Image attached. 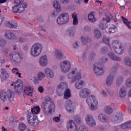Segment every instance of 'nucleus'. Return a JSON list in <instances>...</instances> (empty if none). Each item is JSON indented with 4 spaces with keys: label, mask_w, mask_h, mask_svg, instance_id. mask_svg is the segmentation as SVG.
Listing matches in <instances>:
<instances>
[{
    "label": "nucleus",
    "mask_w": 131,
    "mask_h": 131,
    "mask_svg": "<svg viewBox=\"0 0 131 131\" xmlns=\"http://www.w3.org/2000/svg\"><path fill=\"white\" fill-rule=\"evenodd\" d=\"M0 99L2 102H7V100L13 103L14 99H15V93L12 90H8L5 91L4 90L0 91Z\"/></svg>",
    "instance_id": "nucleus-2"
},
{
    "label": "nucleus",
    "mask_w": 131,
    "mask_h": 131,
    "mask_svg": "<svg viewBox=\"0 0 131 131\" xmlns=\"http://www.w3.org/2000/svg\"><path fill=\"white\" fill-rule=\"evenodd\" d=\"M66 34L67 35H68V36H69L70 37H73V36L75 35V32H74V30L72 29H70L67 30Z\"/></svg>",
    "instance_id": "nucleus-41"
},
{
    "label": "nucleus",
    "mask_w": 131,
    "mask_h": 131,
    "mask_svg": "<svg viewBox=\"0 0 131 131\" xmlns=\"http://www.w3.org/2000/svg\"><path fill=\"white\" fill-rule=\"evenodd\" d=\"M122 19L123 20L124 24L126 25L129 29H131V22L127 21V19H125L123 16H122Z\"/></svg>",
    "instance_id": "nucleus-46"
},
{
    "label": "nucleus",
    "mask_w": 131,
    "mask_h": 131,
    "mask_svg": "<svg viewBox=\"0 0 131 131\" xmlns=\"http://www.w3.org/2000/svg\"><path fill=\"white\" fill-rule=\"evenodd\" d=\"M9 59L12 62H21L23 60V55L18 52H14L9 54Z\"/></svg>",
    "instance_id": "nucleus-13"
},
{
    "label": "nucleus",
    "mask_w": 131,
    "mask_h": 131,
    "mask_svg": "<svg viewBox=\"0 0 131 131\" xmlns=\"http://www.w3.org/2000/svg\"><path fill=\"white\" fill-rule=\"evenodd\" d=\"M58 25L67 24L69 22V14L67 12H62L58 16L56 20Z\"/></svg>",
    "instance_id": "nucleus-7"
},
{
    "label": "nucleus",
    "mask_w": 131,
    "mask_h": 131,
    "mask_svg": "<svg viewBox=\"0 0 131 131\" xmlns=\"http://www.w3.org/2000/svg\"><path fill=\"white\" fill-rule=\"evenodd\" d=\"M123 120V115L122 113H117L112 115L111 121L114 124H117Z\"/></svg>",
    "instance_id": "nucleus-12"
},
{
    "label": "nucleus",
    "mask_w": 131,
    "mask_h": 131,
    "mask_svg": "<svg viewBox=\"0 0 131 131\" xmlns=\"http://www.w3.org/2000/svg\"><path fill=\"white\" fill-rule=\"evenodd\" d=\"M5 36L9 39H17V36H16V35H15V34L10 31H6L5 34Z\"/></svg>",
    "instance_id": "nucleus-31"
},
{
    "label": "nucleus",
    "mask_w": 131,
    "mask_h": 131,
    "mask_svg": "<svg viewBox=\"0 0 131 131\" xmlns=\"http://www.w3.org/2000/svg\"><path fill=\"white\" fill-rule=\"evenodd\" d=\"M126 85L129 88H131V77H129L126 80Z\"/></svg>",
    "instance_id": "nucleus-53"
},
{
    "label": "nucleus",
    "mask_w": 131,
    "mask_h": 131,
    "mask_svg": "<svg viewBox=\"0 0 131 131\" xmlns=\"http://www.w3.org/2000/svg\"><path fill=\"white\" fill-rule=\"evenodd\" d=\"M85 121L86 124L89 125V126L93 127L96 125V120H95L94 117L91 114H88L85 116Z\"/></svg>",
    "instance_id": "nucleus-14"
},
{
    "label": "nucleus",
    "mask_w": 131,
    "mask_h": 131,
    "mask_svg": "<svg viewBox=\"0 0 131 131\" xmlns=\"http://www.w3.org/2000/svg\"><path fill=\"white\" fill-rule=\"evenodd\" d=\"M5 20V16L3 14H0V25H2L3 21Z\"/></svg>",
    "instance_id": "nucleus-58"
},
{
    "label": "nucleus",
    "mask_w": 131,
    "mask_h": 131,
    "mask_svg": "<svg viewBox=\"0 0 131 131\" xmlns=\"http://www.w3.org/2000/svg\"><path fill=\"white\" fill-rule=\"evenodd\" d=\"M33 114H38L40 112V107L38 106H36L33 107L31 110Z\"/></svg>",
    "instance_id": "nucleus-43"
},
{
    "label": "nucleus",
    "mask_w": 131,
    "mask_h": 131,
    "mask_svg": "<svg viewBox=\"0 0 131 131\" xmlns=\"http://www.w3.org/2000/svg\"><path fill=\"white\" fill-rule=\"evenodd\" d=\"M86 102L88 104L89 109L92 111H95L99 107V102L97 97L94 95H89L86 99Z\"/></svg>",
    "instance_id": "nucleus-4"
},
{
    "label": "nucleus",
    "mask_w": 131,
    "mask_h": 131,
    "mask_svg": "<svg viewBox=\"0 0 131 131\" xmlns=\"http://www.w3.org/2000/svg\"><path fill=\"white\" fill-rule=\"evenodd\" d=\"M104 112L106 114H107L108 115H110L113 113V108L111 107L110 105H107L106 106L104 109Z\"/></svg>",
    "instance_id": "nucleus-34"
},
{
    "label": "nucleus",
    "mask_w": 131,
    "mask_h": 131,
    "mask_svg": "<svg viewBox=\"0 0 131 131\" xmlns=\"http://www.w3.org/2000/svg\"><path fill=\"white\" fill-rule=\"evenodd\" d=\"M53 6L56 10H54L51 13V16L52 17H57L59 13L61 12V6L59 2L57 1L53 2Z\"/></svg>",
    "instance_id": "nucleus-16"
},
{
    "label": "nucleus",
    "mask_w": 131,
    "mask_h": 131,
    "mask_svg": "<svg viewBox=\"0 0 131 131\" xmlns=\"http://www.w3.org/2000/svg\"><path fill=\"white\" fill-rule=\"evenodd\" d=\"M54 56L57 59H66V56L60 50H56L54 53Z\"/></svg>",
    "instance_id": "nucleus-29"
},
{
    "label": "nucleus",
    "mask_w": 131,
    "mask_h": 131,
    "mask_svg": "<svg viewBox=\"0 0 131 131\" xmlns=\"http://www.w3.org/2000/svg\"><path fill=\"white\" fill-rule=\"evenodd\" d=\"M0 77L2 82H4V81H5V80H7V79L9 78V74L7 73L6 70L2 69L1 70V75Z\"/></svg>",
    "instance_id": "nucleus-27"
},
{
    "label": "nucleus",
    "mask_w": 131,
    "mask_h": 131,
    "mask_svg": "<svg viewBox=\"0 0 131 131\" xmlns=\"http://www.w3.org/2000/svg\"><path fill=\"white\" fill-rule=\"evenodd\" d=\"M39 64L42 67H46L48 65V57L47 55H43L40 58Z\"/></svg>",
    "instance_id": "nucleus-24"
},
{
    "label": "nucleus",
    "mask_w": 131,
    "mask_h": 131,
    "mask_svg": "<svg viewBox=\"0 0 131 131\" xmlns=\"http://www.w3.org/2000/svg\"><path fill=\"white\" fill-rule=\"evenodd\" d=\"M92 94V90L89 88H83L79 92V97L80 99H85Z\"/></svg>",
    "instance_id": "nucleus-15"
},
{
    "label": "nucleus",
    "mask_w": 131,
    "mask_h": 131,
    "mask_svg": "<svg viewBox=\"0 0 131 131\" xmlns=\"http://www.w3.org/2000/svg\"><path fill=\"white\" fill-rule=\"evenodd\" d=\"M67 77L68 79H72L71 83H73L74 81L80 80L82 78V76L81 73L78 72L77 69H74L67 74Z\"/></svg>",
    "instance_id": "nucleus-5"
},
{
    "label": "nucleus",
    "mask_w": 131,
    "mask_h": 131,
    "mask_svg": "<svg viewBox=\"0 0 131 131\" xmlns=\"http://www.w3.org/2000/svg\"><path fill=\"white\" fill-rule=\"evenodd\" d=\"M101 95L103 97H107V92L105 91V90H103L101 92Z\"/></svg>",
    "instance_id": "nucleus-62"
},
{
    "label": "nucleus",
    "mask_w": 131,
    "mask_h": 131,
    "mask_svg": "<svg viewBox=\"0 0 131 131\" xmlns=\"http://www.w3.org/2000/svg\"><path fill=\"white\" fill-rule=\"evenodd\" d=\"M115 75H116V72H114L107 77L106 80V84L107 85L110 86V85H112V84H113V81H114V77H115Z\"/></svg>",
    "instance_id": "nucleus-22"
},
{
    "label": "nucleus",
    "mask_w": 131,
    "mask_h": 131,
    "mask_svg": "<svg viewBox=\"0 0 131 131\" xmlns=\"http://www.w3.org/2000/svg\"><path fill=\"white\" fill-rule=\"evenodd\" d=\"M43 72L48 78H54L55 77V72L50 68H46L43 70Z\"/></svg>",
    "instance_id": "nucleus-19"
},
{
    "label": "nucleus",
    "mask_w": 131,
    "mask_h": 131,
    "mask_svg": "<svg viewBox=\"0 0 131 131\" xmlns=\"http://www.w3.org/2000/svg\"><path fill=\"white\" fill-rule=\"evenodd\" d=\"M116 30H117V28L114 25H111L108 29V28L107 27L105 28V31L107 32V33H114V32H116Z\"/></svg>",
    "instance_id": "nucleus-33"
},
{
    "label": "nucleus",
    "mask_w": 131,
    "mask_h": 131,
    "mask_svg": "<svg viewBox=\"0 0 131 131\" xmlns=\"http://www.w3.org/2000/svg\"><path fill=\"white\" fill-rule=\"evenodd\" d=\"M79 46V42H75L73 44V47L75 49H77L78 47Z\"/></svg>",
    "instance_id": "nucleus-63"
},
{
    "label": "nucleus",
    "mask_w": 131,
    "mask_h": 131,
    "mask_svg": "<svg viewBox=\"0 0 131 131\" xmlns=\"http://www.w3.org/2000/svg\"><path fill=\"white\" fill-rule=\"evenodd\" d=\"M86 84L85 78L78 80L75 83V86L77 90H81L83 88H84Z\"/></svg>",
    "instance_id": "nucleus-21"
},
{
    "label": "nucleus",
    "mask_w": 131,
    "mask_h": 131,
    "mask_svg": "<svg viewBox=\"0 0 131 131\" xmlns=\"http://www.w3.org/2000/svg\"><path fill=\"white\" fill-rule=\"evenodd\" d=\"M56 105L49 96H46L42 103V110L46 115H52L55 112Z\"/></svg>",
    "instance_id": "nucleus-1"
},
{
    "label": "nucleus",
    "mask_w": 131,
    "mask_h": 131,
    "mask_svg": "<svg viewBox=\"0 0 131 131\" xmlns=\"http://www.w3.org/2000/svg\"><path fill=\"white\" fill-rule=\"evenodd\" d=\"M61 72L62 73H67L71 70V63L68 60L62 61L60 62Z\"/></svg>",
    "instance_id": "nucleus-9"
},
{
    "label": "nucleus",
    "mask_w": 131,
    "mask_h": 131,
    "mask_svg": "<svg viewBox=\"0 0 131 131\" xmlns=\"http://www.w3.org/2000/svg\"><path fill=\"white\" fill-rule=\"evenodd\" d=\"M44 91H45V89H43V86H40L38 88V91L39 92V93H40V94H42V93H43Z\"/></svg>",
    "instance_id": "nucleus-60"
},
{
    "label": "nucleus",
    "mask_w": 131,
    "mask_h": 131,
    "mask_svg": "<svg viewBox=\"0 0 131 131\" xmlns=\"http://www.w3.org/2000/svg\"><path fill=\"white\" fill-rule=\"evenodd\" d=\"M42 52V45L41 43H34L31 47L30 50V54L32 57L35 58L38 57Z\"/></svg>",
    "instance_id": "nucleus-6"
},
{
    "label": "nucleus",
    "mask_w": 131,
    "mask_h": 131,
    "mask_svg": "<svg viewBox=\"0 0 131 131\" xmlns=\"http://www.w3.org/2000/svg\"><path fill=\"white\" fill-rule=\"evenodd\" d=\"M120 127L122 128V129H127V128H128L127 126V122L122 124L120 126Z\"/></svg>",
    "instance_id": "nucleus-54"
},
{
    "label": "nucleus",
    "mask_w": 131,
    "mask_h": 131,
    "mask_svg": "<svg viewBox=\"0 0 131 131\" xmlns=\"http://www.w3.org/2000/svg\"><path fill=\"white\" fill-rule=\"evenodd\" d=\"M73 19V25H78V18H77V14L74 13L72 15Z\"/></svg>",
    "instance_id": "nucleus-40"
},
{
    "label": "nucleus",
    "mask_w": 131,
    "mask_h": 131,
    "mask_svg": "<svg viewBox=\"0 0 131 131\" xmlns=\"http://www.w3.org/2000/svg\"><path fill=\"white\" fill-rule=\"evenodd\" d=\"M123 80V79L122 78H118V79L116 81L117 85L119 86V85H120V84H121V83H122Z\"/></svg>",
    "instance_id": "nucleus-55"
},
{
    "label": "nucleus",
    "mask_w": 131,
    "mask_h": 131,
    "mask_svg": "<svg viewBox=\"0 0 131 131\" xmlns=\"http://www.w3.org/2000/svg\"><path fill=\"white\" fill-rule=\"evenodd\" d=\"M108 51V47H105V46L103 47L100 49V52L102 54H106V53H107Z\"/></svg>",
    "instance_id": "nucleus-50"
},
{
    "label": "nucleus",
    "mask_w": 131,
    "mask_h": 131,
    "mask_svg": "<svg viewBox=\"0 0 131 131\" xmlns=\"http://www.w3.org/2000/svg\"><path fill=\"white\" fill-rule=\"evenodd\" d=\"M115 53L118 54L119 55H121L123 54V48H122V45H121L120 47L114 49Z\"/></svg>",
    "instance_id": "nucleus-44"
},
{
    "label": "nucleus",
    "mask_w": 131,
    "mask_h": 131,
    "mask_svg": "<svg viewBox=\"0 0 131 131\" xmlns=\"http://www.w3.org/2000/svg\"><path fill=\"white\" fill-rule=\"evenodd\" d=\"M6 25L8 27H10V28H14L17 26V21L11 20L8 21Z\"/></svg>",
    "instance_id": "nucleus-38"
},
{
    "label": "nucleus",
    "mask_w": 131,
    "mask_h": 131,
    "mask_svg": "<svg viewBox=\"0 0 131 131\" xmlns=\"http://www.w3.org/2000/svg\"><path fill=\"white\" fill-rule=\"evenodd\" d=\"M7 45V41L2 38L0 39V47H5Z\"/></svg>",
    "instance_id": "nucleus-52"
},
{
    "label": "nucleus",
    "mask_w": 131,
    "mask_h": 131,
    "mask_svg": "<svg viewBox=\"0 0 131 131\" xmlns=\"http://www.w3.org/2000/svg\"><path fill=\"white\" fill-rule=\"evenodd\" d=\"M14 3L16 5L12 7V10L13 13L25 12V9L27 8V3L24 2V0H14Z\"/></svg>",
    "instance_id": "nucleus-3"
},
{
    "label": "nucleus",
    "mask_w": 131,
    "mask_h": 131,
    "mask_svg": "<svg viewBox=\"0 0 131 131\" xmlns=\"http://www.w3.org/2000/svg\"><path fill=\"white\" fill-rule=\"evenodd\" d=\"M81 39L82 43H83V45H84L85 43H86V41H88V38H86L85 37L82 36L81 37Z\"/></svg>",
    "instance_id": "nucleus-57"
},
{
    "label": "nucleus",
    "mask_w": 131,
    "mask_h": 131,
    "mask_svg": "<svg viewBox=\"0 0 131 131\" xmlns=\"http://www.w3.org/2000/svg\"><path fill=\"white\" fill-rule=\"evenodd\" d=\"M26 125L23 123H20L19 124L18 128L19 130L24 131L27 128Z\"/></svg>",
    "instance_id": "nucleus-47"
},
{
    "label": "nucleus",
    "mask_w": 131,
    "mask_h": 131,
    "mask_svg": "<svg viewBox=\"0 0 131 131\" xmlns=\"http://www.w3.org/2000/svg\"><path fill=\"white\" fill-rule=\"evenodd\" d=\"M65 107L68 113H74L75 106H74V104L72 101L69 100L67 101Z\"/></svg>",
    "instance_id": "nucleus-17"
},
{
    "label": "nucleus",
    "mask_w": 131,
    "mask_h": 131,
    "mask_svg": "<svg viewBox=\"0 0 131 131\" xmlns=\"http://www.w3.org/2000/svg\"><path fill=\"white\" fill-rule=\"evenodd\" d=\"M63 94V98L66 100H68V99H70V98L72 97L71 95V91H70V89H68V88L64 90Z\"/></svg>",
    "instance_id": "nucleus-32"
},
{
    "label": "nucleus",
    "mask_w": 131,
    "mask_h": 131,
    "mask_svg": "<svg viewBox=\"0 0 131 131\" xmlns=\"http://www.w3.org/2000/svg\"><path fill=\"white\" fill-rule=\"evenodd\" d=\"M78 131H89V128L85 126L80 125L79 127Z\"/></svg>",
    "instance_id": "nucleus-51"
},
{
    "label": "nucleus",
    "mask_w": 131,
    "mask_h": 131,
    "mask_svg": "<svg viewBox=\"0 0 131 131\" xmlns=\"http://www.w3.org/2000/svg\"><path fill=\"white\" fill-rule=\"evenodd\" d=\"M105 27H106V26H105V24H103V23H101L99 24V28L100 29L104 30V28H105Z\"/></svg>",
    "instance_id": "nucleus-61"
},
{
    "label": "nucleus",
    "mask_w": 131,
    "mask_h": 131,
    "mask_svg": "<svg viewBox=\"0 0 131 131\" xmlns=\"http://www.w3.org/2000/svg\"><path fill=\"white\" fill-rule=\"evenodd\" d=\"M94 31L95 38L96 39H100V38L102 37V33H101V31L98 29H94Z\"/></svg>",
    "instance_id": "nucleus-35"
},
{
    "label": "nucleus",
    "mask_w": 131,
    "mask_h": 131,
    "mask_svg": "<svg viewBox=\"0 0 131 131\" xmlns=\"http://www.w3.org/2000/svg\"><path fill=\"white\" fill-rule=\"evenodd\" d=\"M93 71L96 75H103L105 72V68L102 64L97 62L93 66Z\"/></svg>",
    "instance_id": "nucleus-11"
},
{
    "label": "nucleus",
    "mask_w": 131,
    "mask_h": 131,
    "mask_svg": "<svg viewBox=\"0 0 131 131\" xmlns=\"http://www.w3.org/2000/svg\"><path fill=\"white\" fill-rule=\"evenodd\" d=\"M102 41L104 42V43H105V45L110 46V38H109V37L104 36L102 37Z\"/></svg>",
    "instance_id": "nucleus-45"
},
{
    "label": "nucleus",
    "mask_w": 131,
    "mask_h": 131,
    "mask_svg": "<svg viewBox=\"0 0 131 131\" xmlns=\"http://www.w3.org/2000/svg\"><path fill=\"white\" fill-rule=\"evenodd\" d=\"M46 74L44 72H39L37 74V78L38 80H42L46 78Z\"/></svg>",
    "instance_id": "nucleus-37"
},
{
    "label": "nucleus",
    "mask_w": 131,
    "mask_h": 131,
    "mask_svg": "<svg viewBox=\"0 0 131 131\" xmlns=\"http://www.w3.org/2000/svg\"><path fill=\"white\" fill-rule=\"evenodd\" d=\"M28 122L29 124L33 125V126H37L39 123L38 119H37V116L33 115L31 113H28L27 115Z\"/></svg>",
    "instance_id": "nucleus-10"
},
{
    "label": "nucleus",
    "mask_w": 131,
    "mask_h": 131,
    "mask_svg": "<svg viewBox=\"0 0 131 131\" xmlns=\"http://www.w3.org/2000/svg\"><path fill=\"white\" fill-rule=\"evenodd\" d=\"M106 18H103V23H109L110 22V20L111 19H115L116 18V14H111L110 13H107L106 14Z\"/></svg>",
    "instance_id": "nucleus-23"
},
{
    "label": "nucleus",
    "mask_w": 131,
    "mask_h": 131,
    "mask_svg": "<svg viewBox=\"0 0 131 131\" xmlns=\"http://www.w3.org/2000/svg\"><path fill=\"white\" fill-rule=\"evenodd\" d=\"M68 131H78V127L74 121L71 120L68 122Z\"/></svg>",
    "instance_id": "nucleus-20"
},
{
    "label": "nucleus",
    "mask_w": 131,
    "mask_h": 131,
    "mask_svg": "<svg viewBox=\"0 0 131 131\" xmlns=\"http://www.w3.org/2000/svg\"><path fill=\"white\" fill-rule=\"evenodd\" d=\"M122 45L120 42H119L118 40H114L112 42V47L114 50L117 49V48L120 47V46H122Z\"/></svg>",
    "instance_id": "nucleus-36"
},
{
    "label": "nucleus",
    "mask_w": 131,
    "mask_h": 131,
    "mask_svg": "<svg viewBox=\"0 0 131 131\" xmlns=\"http://www.w3.org/2000/svg\"><path fill=\"white\" fill-rule=\"evenodd\" d=\"M15 84H16L14 89L17 94H20L23 92V81L18 79L15 81Z\"/></svg>",
    "instance_id": "nucleus-18"
},
{
    "label": "nucleus",
    "mask_w": 131,
    "mask_h": 131,
    "mask_svg": "<svg viewBox=\"0 0 131 131\" xmlns=\"http://www.w3.org/2000/svg\"><path fill=\"white\" fill-rule=\"evenodd\" d=\"M127 95L126 89L125 86H122L119 91V97L120 98H125Z\"/></svg>",
    "instance_id": "nucleus-30"
},
{
    "label": "nucleus",
    "mask_w": 131,
    "mask_h": 131,
    "mask_svg": "<svg viewBox=\"0 0 131 131\" xmlns=\"http://www.w3.org/2000/svg\"><path fill=\"white\" fill-rule=\"evenodd\" d=\"M74 120H75L78 124H80V123H81V118L79 116H75L74 117Z\"/></svg>",
    "instance_id": "nucleus-48"
},
{
    "label": "nucleus",
    "mask_w": 131,
    "mask_h": 131,
    "mask_svg": "<svg viewBox=\"0 0 131 131\" xmlns=\"http://www.w3.org/2000/svg\"><path fill=\"white\" fill-rule=\"evenodd\" d=\"M108 61V58L106 57H103L100 59V63H106Z\"/></svg>",
    "instance_id": "nucleus-56"
},
{
    "label": "nucleus",
    "mask_w": 131,
    "mask_h": 131,
    "mask_svg": "<svg viewBox=\"0 0 131 131\" xmlns=\"http://www.w3.org/2000/svg\"><path fill=\"white\" fill-rule=\"evenodd\" d=\"M98 120L102 123H107L108 122V116L105 114L101 113L98 115Z\"/></svg>",
    "instance_id": "nucleus-26"
},
{
    "label": "nucleus",
    "mask_w": 131,
    "mask_h": 131,
    "mask_svg": "<svg viewBox=\"0 0 131 131\" xmlns=\"http://www.w3.org/2000/svg\"><path fill=\"white\" fill-rule=\"evenodd\" d=\"M88 19L90 22H96L97 19L95 17V12H91L88 15Z\"/></svg>",
    "instance_id": "nucleus-39"
},
{
    "label": "nucleus",
    "mask_w": 131,
    "mask_h": 131,
    "mask_svg": "<svg viewBox=\"0 0 131 131\" xmlns=\"http://www.w3.org/2000/svg\"><path fill=\"white\" fill-rule=\"evenodd\" d=\"M124 63L126 66L131 67V58L127 56L124 59Z\"/></svg>",
    "instance_id": "nucleus-42"
},
{
    "label": "nucleus",
    "mask_w": 131,
    "mask_h": 131,
    "mask_svg": "<svg viewBox=\"0 0 131 131\" xmlns=\"http://www.w3.org/2000/svg\"><path fill=\"white\" fill-rule=\"evenodd\" d=\"M24 92L25 95L31 97L33 93V89L30 86H26L24 88Z\"/></svg>",
    "instance_id": "nucleus-25"
},
{
    "label": "nucleus",
    "mask_w": 131,
    "mask_h": 131,
    "mask_svg": "<svg viewBox=\"0 0 131 131\" xmlns=\"http://www.w3.org/2000/svg\"><path fill=\"white\" fill-rule=\"evenodd\" d=\"M108 56L111 60H113V61H118V62L121 61V58L115 55L114 53H113L112 51H110L108 52Z\"/></svg>",
    "instance_id": "nucleus-28"
},
{
    "label": "nucleus",
    "mask_w": 131,
    "mask_h": 131,
    "mask_svg": "<svg viewBox=\"0 0 131 131\" xmlns=\"http://www.w3.org/2000/svg\"><path fill=\"white\" fill-rule=\"evenodd\" d=\"M18 40L19 42L23 43V42H25V41H27V39L23 37H19Z\"/></svg>",
    "instance_id": "nucleus-59"
},
{
    "label": "nucleus",
    "mask_w": 131,
    "mask_h": 131,
    "mask_svg": "<svg viewBox=\"0 0 131 131\" xmlns=\"http://www.w3.org/2000/svg\"><path fill=\"white\" fill-rule=\"evenodd\" d=\"M12 73L17 75L18 77H21V73H19V70L17 68H13L12 70Z\"/></svg>",
    "instance_id": "nucleus-49"
},
{
    "label": "nucleus",
    "mask_w": 131,
    "mask_h": 131,
    "mask_svg": "<svg viewBox=\"0 0 131 131\" xmlns=\"http://www.w3.org/2000/svg\"><path fill=\"white\" fill-rule=\"evenodd\" d=\"M70 0H61L60 2L61 4H63L64 5H66V4H68Z\"/></svg>",
    "instance_id": "nucleus-64"
},
{
    "label": "nucleus",
    "mask_w": 131,
    "mask_h": 131,
    "mask_svg": "<svg viewBox=\"0 0 131 131\" xmlns=\"http://www.w3.org/2000/svg\"><path fill=\"white\" fill-rule=\"evenodd\" d=\"M68 88V83L66 82H61L57 85L56 93L58 97H62L64 95V92Z\"/></svg>",
    "instance_id": "nucleus-8"
}]
</instances>
